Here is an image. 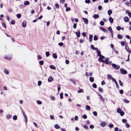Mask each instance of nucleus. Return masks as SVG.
Wrapping results in <instances>:
<instances>
[{
	"label": "nucleus",
	"mask_w": 131,
	"mask_h": 131,
	"mask_svg": "<svg viewBox=\"0 0 131 131\" xmlns=\"http://www.w3.org/2000/svg\"><path fill=\"white\" fill-rule=\"evenodd\" d=\"M91 48L93 50H98V48H95L94 46L93 45H91Z\"/></svg>",
	"instance_id": "nucleus-17"
},
{
	"label": "nucleus",
	"mask_w": 131,
	"mask_h": 131,
	"mask_svg": "<svg viewBox=\"0 0 131 131\" xmlns=\"http://www.w3.org/2000/svg\"><path fill=\"white\" fill-rule=\"evenodd\" d=\"M83 91V90L82 89H81L78 90V92L79 93H80L82 92L83 93H84Z\"/></svg>",
	"instance_id": "nucleus-39"
},
{
	"label": "nucleus",
	"mask_w": 131,
	"mask_h": 131,
	"mask_svg": "<svg viewBox=\"0 0 131 131\" xmlns=\"http://www.w3.org/2000/svg\"><path fill=\"white\" fill-rule=\"evenodd\" d=\"M92 86L94 88H97V85L95 83H93Z\"/></svg>",
	"instance_id": "nucleus-34"
},
{
	"label": "nucleus",
	"mask_w": 131,
	"mask_h": 131,
	"mask_svg": "<svg viewBox=\"0 0 131 131\" xmlns=\"http://www.w3.org/2000/svg\"><path fill=\"white\" fill-rule=\"evenodd\" d=\"M54 127L56 129H58L60 128V126L58 124H57L54 125Z\"/></svg>",
	"instance_id": "nucleus-15"
},
{
	"label": "nucleus",
	"mask_w": 131,
	"mask_h": 131,
	"mask_svg": "<svg viewBox=\"0 0 131 131\" xmlns=\"http://www.w3.org/2000/svg\"><path fill=\"white\" fill-rule=\"evenodd\" d=\"M105 84V82L104 80H103L101 82V84L102 85H104Z\"/></svg>",
	"instance_id": "nucleus-63"
},
{
	"label": "nucleus",
	"mask_w": 131,
	"mask_h": 131,
	"mask_svg": "<svg viewBox=\"0 0 131 131\" xmlns=\"http://www.w3.org/2000/svg\"><path fill=\"white\" fill-rule=\"evenodd\" d=\"M96 51L98 56L100 57L98 59V61L100 62H103L104 60H103V59L105 58V57L101 54L100 51H99L98 49V50H96Z\"/></svg>",
	"instance_id": "nucleus-1"
},
{
	"label": "nucleus",
	"mask_w": 131,
	"mask_h": 131,
	"mask_svg": "<svg viewBox=\"0 0 131 131\" xmlns=\"http://www.w3.org/2000/svg\"><path fill=\"white\" fill-rule=\"evenodd\" d=\"M124 20L126 22H128L129 21V19L127 16H126L124 17Z\"/></svg>",
	"instance_id": "nucleus-21"
},
{
	"label": "nucleus",
	"mask_w": 131,
	"mask_h": 131,
	"mask_svg": "<svg viewBox=\"0 0 131 131\" xmlns=\"http://www.w3.org/2000/svg\"><path fill=\"white\" fill-rule=\"evenodd\" d=\"M82 19L83 20L84 23L86 24H88V20L87 18H83Z\"/></svg>",
	"instance_id": "nucleus-10"
},
{
	"label": "nucleus",
	"mask_w": 131,
	"mask_h": 131,
	"mask_svg": "<svg viewBox=\"0 0 131 131\" xmlns=\"http://www.w3.org/2000/svg\"><path fill=\"white\" fill-rule=\"evenodd\" d=\"M55 6L56 7L57 9H58L59 7V5L57 3H56L55 4Z\"/></svg>",
	"instance_id": "nucleus-42"
},
{
	"label": "nucleus",
	"mask_w": 131,
	"mask_h": 131,
	"mask_svg": "<svg viewBox=\"0 0 131 131\" xmlns=\"http://www.w3.org/2000/svg\"><path fill=\"white\" fill-rule=\"evenodd\" d=\"M63 93L62 92H61L60 94V99H62L63 98Z\"/></svg>",
	"instance_id": "nucleus-30"
},
{
	"label": "nucleus",
	"mask_w": 131,
	"mask_h": 131,
	"mask_svg": "<svg viewBox=\"0 0 131 131\" xmlns=\"http://www.w3.org/2000/svg\"><path fill=\"white\" fill-rule=\"evenodd\" d=\"M119 114L121 116H123L124 115L125 113L123 111H122Z\"/></svg>",
	"instance_id": "nucleus-32"
},
{
	"label": "nucleus",
	"mask_w": 131,
	"mask_h": 131,
	"mask_svg": "<svg viewBox=\"0 0 131 131\" xmlns=\"http://www.w3.org/2000/svg\"><path fill=\"white\" fill-rule=\"evenodd\" d=\"M11 23L12 25H14L15 23V21L13 20H12L11 21Z\"/></svg>",
	"instance_id": "nucleus-62"
},
{
	"label": "nucleus",
	"mask_w": 131,
	"mask_h": 131,
	"mask_svg": "<svg viewBox=\"0 0 131 131\" xmlns=\"http://www.w3.org/2000/svg\"><path fill=\"white\" fill-rule=\"evenodd\" d=\"M12 115L10 114H8L6 116V118L8 119H9L10 118L12 117Z\"/></svg>",
	"instance_id": "nucleus-20"
},
{
	"label": "nucleus",
	"mask_w": 131,
	"mask_h": 131,
	"mask_svg": "<svg viewBox=\"0 0 131 131\" xmlns=\"http://www.w3.org/2000/svg\"><path fill=\"white\" fill-rule=\"evenodd\" d=\"M83 127L86 130H88L89 128L88 126H86V125H83Z\"/></svg>",
	"instance_id": "nucleus-47"
},
{
	"label": "nucleus",
	"mask_w": 131,
	"mask_h": 131,
	"mask_svg": "<svg viewBox=\"0 0 131 131\" xmlns=\"http://www.w3.org/2000/svg\"><path fill=\"white\" fill-rule=\"evenodd\" d=\"M78 32H75V34L78 37H79L80 36V30H77Z\"/></svg>",
	"instance_id": "nucleus-9"
},
{
	"label": "nucleus",
	"mask_w": 131,
	"mask_h": 131,
	"mask_svg": "<svg viewBox=\"0 0 131 131\" xmlns=\"http://www.w3.org/2000/svg\"><path fill=\"white\" fill-rule=\"evenodd\" d=\"M57 89H58V93L57 94V95H58L59 94V92L61 90V86L59 84H58L57 85Z\"/></svg>",
	"instance_id": "nucleus-8"
},
{
	"label": "nucleus",
	"mask_w": 131,
	"mask_h": 131,
	"mask_svg": "<svg viewBox=\"0 0 131 131\" xmlns=\"http://www.w3.org/2000/svg\"><path fill=\"white\" fill-rule=\"evenodd\" d=\"M58 45L60 46H62L63 45V42H60L58 43Z\"/></svg>",
	"instance_id": "nucleus-57"
},
{
	"label": "nucleus",
	"mask_w": 131,
	"mask_h": 131,
	"mask_svg": "<svg viewBox=\"0 0 131 131\" xmlns=\"http://www.w3.org/2000/svg\"><path fill=\"white\" fill-rule=\"evenodd\" d=\"M119 93L121 94H123L124 93V91L123 90H122V89H121V90H120L119 91Z\"/></svg>",
	"instance_id": "nucleus-52"
},
{
	"label": "nucleus",
	"mask_w": 131,
	"mask_h": 131,
	"mask_svg": "<svg viewBox=\"0 0 131 131\" xmlns=\"http://www.w3.org/2000/svg\"><path fill=\"white\" fill-rule=\"evenodd\" d=\"M109 20L110 21L111 23H112L113 21V19L111 17H110L109 18Z\"/></svg>",
	"instance_id": "nucleus-24"
},
{
	"label": "nucleus",
	"mask_w": 131,
	"mask_h": 131,
	"mask_svg": "<svg viewBox=\"0 0 131 131\" xmlns=\"http://www.w3.org/2000/svg\"><path fill=\"white\" fill-rule=\"evenodd\" d=\"M42 84V82L41 81H39L38 82V84L39 86H40Z\"/></svg>",
	"instance_id": "nucleus-50"
},
{
	"label": "nucleus",
	"mask_w": 131,
	"mask_h": 131,
	"mask_svg": "<svg viewBox=\"0 0 131 131\" xmlns=\"http://www.w3.org/2000/svg\"><path fill=\"white\" fill-rule=\"evenodd\" d=\"M112 67L115 69L118 70L120 68V66L118 65H117L115 64L112 63Z\"/></svg>",
	"instance_id": "nucleus-3"
},
{
	"label": "nucleus",
	"mask_w": 131,
	"mask_h": 131,
	"mask_svg": "<svg viewBox=\"0 0 131 131\" xmlns=\"http://www.w3.org/2000/svg\"><path fill=\"white\" fill-rule=\"evenodd\" d=\"M22 26L23 27H25L26 26V22L25 21H24L22 23Z\"/></svg>",
	"instance_id": "nucleus-16"
},
{
	"label": "nucleus",
	"mask_w": 131,
	"mask_h": 131,
	"mask_svg": "<svg viewBox=\"0 0 131 131\" xmlns=\"http://www.w3.org/2000/svg\"><path fill=\"white\" fill-rule=\"evenodd\" d=\"M39 63L40 65H42L43 64V61L41 60L39 61Z\"/></svg>",
	"instance_id": "nucleus-55"
},
{
	"label": "nucleus",
	"mask_w": 131,
	"mask_h": 131,
	"mask_svg": "<svg viewBox=\"0 0 131 131\" xmlns=\"http://www.w3.org/2000/svg\"><path fill=\"white\" fill-rule=\"evenodd\" d=\"M24 117L25 119V122L26 123L27 122V117L26 116Z\"/></svg>",
	"instance_id": "nucleus-56"
},
{
	"label": "nucleus",
	"mask_w": 131,
	"mask_h": 131,
	"mask_svg": "<svg viewBox=\"0 0 131 131\" xmlns=\"http://www.w3.org/2000/svg\"><path fill=\"white\" fill-rule=\"evenodd\" d=\"M53 80V79L52 77L50 76L48 79V81L49 82H51Z\"/></svg>",
	"instance_id": "nucleus-11"
},
{
	"label": "nucleus",
	"mask_w": 131,
	"mask_h": 131,
	"mask_svg": "<svg viewBox=\"0 0 131 131\" xmlns=\"http://www.w3.org/2000/svg\"><path fill=\"white\" fill-rule=\"evenodd\" d=\"M93 39L94 40H96L98 39V38L97 36L95 35Z\"/></svg>",
	"instance_id": "nucleus-49"
},
{
	"label": "nucleus",
	"mask_w": 131,
	"mask_h": 131,
	"mask_svg": "<svg viewBox=\"0 0 131 131\" xmlns=\"http://www.w3.org/2000/svg\"><path fill=\"white\" fill-rule=\"evenodd\" d=\"M46 56L47 57H48L50 54L49 52H46Z\"/></svg>",
	"instance_id": "nucleus-58"
},
{
	"label": "nucleus",
	"mask_w": 131,
	"mask_h": 131,
	"mask_svg": "<svg viewBox=\"0 0 131 131\" xmlns=\"http://www.w3.org/2000/svg\"><path fill=\"white\" fill-rule=\"evenodd\" d=\"M100 29L102 30L104 32L107 31V30L105 28L102 27H100Z\"/></svg>",
	"instance_id": "nucleus-13"
},
{
	"label": "nucleus",
	"mask_w": 131,
	"mask_h": 131,
	"mask_svg": "<svg viewBox=\"0 0 131 131\" xmlns=\"http://www.w3.org/2000/svg\"><path fill=\"white\" fill-rule=\"evenodd\" d=\"M50 99L52 101H54L55 99V97L53 95H51L50 97Z\"/></svg>",
	"instance_id": "nucleus-28"
},
{
	"label": "nucleus",
	"mask_w": 131,
	"mask_h": 131,
	"mask_svg": "<svg viewBox=\"0 0 131 131\" xmlns=\"http://www.w3.org/2000/svg\"><path fill=\"white\" fill-rule=\"evenodd\" d=\"M121 74H127V71L124 69L121 68L120 69Z\"/></svg>",
	"instance_id": "nucleus-4"
},
{
	"label": "nucleus",
	"mask_w": 131,
	"mask_h": 131,
	"mask_svg": "<svg viewBox=\"0 0 131 131\" xmlns=\"http://www.w3.org/2000/svg\"><path fill=\"white\" fill-rule=\"evenodd\" d=\"M122 122L124 123H126L127 122V120L125 119H122Z\"/></svg>",
	"instance_id": "nucleus-44"
},
{
	"label": "nucleus",
	"mask_w": 131,
	"mask_h": 131,
	"mask_svg": "<svg viewBox=\"0 0 131 131\" xmlns=\"http://www.w3.org/2000/svg\"><path fill=\"white\" fill-rule=\"evenodd\" d=\"M93 114L95 116H97V113L96 111H94L93 112Z\"/></svg>",
	"instance_id": "nucleus-43"
},
{
	"label": "nucleus",
	"mask_w": 131,
	"mask_h": 131,
	"mask_svg": "<svg viewBox=\"0 0 131 131\" xmlns=\"http://www.w3.org/2000/svg\"><path fill=\"white\" fill-rule=\"evenodd\" d=\"M53 57L54 58L56 59L57 58V56L56 53H54L53 54Z\"/></svg>",
	"instance_id": "nucleus-41"
},
{
	"label": "nucleus",
	"mask_w": 131,
	"mask_h": 131,
	"mask_svg": "<svg viewBox=\"0 0 131 131\" xmlns=\"http://www.w3.org/2000/svg\"><path fill=\"white\" fill-rule=\"evenodd\" d=\"M96 93L98 94V95L99 96L101 99L102 100V102H104L105 101L104 99L103 96L101 95L98 92H96Z\"/></svg>",
	"instance_id": "nucleus-5"
},
{
	"label": "nucleus",
	"mask_w": 131,
	"mask_h": 131,
	"mask_svg": "<svg viewBox=\"0 0 131 131\" xmlns=\"http://www.w3.org/2000/svg\"><path fill=\"white\" fill-rule=\"evenodd\" d=\"M50 68L51 69H56V68L54 67V66L52 65H51L50 66Z\"/></svg>",
	"instance_id": "nucleus-36"
},
{
	"label": "nucleus",
	"mask_w": 131,
	"mask_h": 131,
	"mask_svg": "<svg viewBox=\"0 0 131 131\" xmlns=\"http://www.w3.org/2000/svg\"><path fill=\"white\" fill-rule=\"evenodd\" d=\"M69 80L71 81V82H72V83H73L75 85V81H74L72 79H69Z\"/></svg>",
	"instance_id": "nucleus-38"
},
{
	"label": "nucleus",
	"mask_w": 131,
	"mask_h": 131,
	"mask_svg": "<svg viewBox=\"0 0 131 131\" xmlns=\"http://www.w3.org/2000/svg\"><path fill=\"white\" fill-rule=\"evenodd\" d=\"M29 4V2L28 1H25L24 2V4L25 5H27Z\"/></svg>",
	"instance_id": "nucleus-23"
},
{
	"label": "nucleus",
	"mask_w": 131,
	"mask_h": 131,
	"mask_svg": "<svg viewBox=\"0 0 131 131\" xmlns=\"http://www.w3.org/2000/svg\"><path fill=\"white\" fill-rule=\"evenodd\" d=\"M89 79L90 81L91 82H93L94 81V78L92 77H90Z\"/></svg>",
	"instance_id": "nucleus-19"
},
{
	"label": "nucleus",
	"mask_w": 131,
	"mask_h": 131,
	"mask_svg": "<svg viewBox=\"0 0 131 131\" xmlns=\"http://www.w3.org/2000/svg\"><path fill=\"white\" fill-rule=\"evenodd\" d=\"M90 128L91 129H93L94 127V126L92 124L90 125L89 126Z\"/></svg>",
	"instance_id": "nucleus-53"
},
{
	"label": "nucleus",
	"mask_w": 131,
	"mask_h": 131,
	"mask_svg": "<svg viewBox=\"0 0 131 131\" xmlns=\"http://www.w3.org/2000/svg\"><path fill=\"white\" fill-rule=\"evenodd\" d=\"M93 36L92 35H89V41L90 42H91L92 40V38Z\"/></svg>",
	"instance_id": "nucleus-18"
},
{
	"label": "nucleus",
	"mask_w": 131,
	"mask_h": 131,
	"mask_svg": "<svg viewBox=\"0 0 131 131\" xmlns=\"http://www.w3.org/2000/svg\"><path fill=\"white\" fill-rule=\"evenodd\" d=\"M108 29L110 31V33H112V32H113L111 26L108 28Z\"/></svg>",
	"instance_id": "nucleus-29"
},
{
	"label": "nucleus",
	"mask_w": 131,
	"mask_h": 131,
	"mask_svg": "<svg viewBox=\"0 0 131 131\" xmlns=\"http://www.w3.org/2000/svg\"><path fill=\"white\" fill-rule=\"evenodd\" d=\"M113 77H112V76L110 74H108L107 75V79L108 80H111L112 78Z\"/></svg>",
	"instance_id": "nucleus-22"
},
{
	"label": "nucleus",
	"mask_w": 131,
	"mask_h": 131,
	"mask_svg": "<svg viewBox=\"0 0 131 131\" xmlns=\"http://www.w3.org/2000/svg\"><path fill=\"white\" fill-rule=\"evenodd\" d=\"M112 13V11L111 10H109L108 11V14L109 15H111Z\"/></svg>",
	"instance_id": "nucleus-35"
},
{
	"label": "nucleus",
	"mask_w": 131,
	"mask_h": 131,
	"mask_svg": "<svg viewBox=\"0 0 131 131\" xmlns=\"http://www.w3.org/2000/svg\"><path fill=\"white\" fill-rule=\"evenodd\" d=\"M37 102L38 104L39 105L41 104L42 103V102L41 101L39 100H37Z\"/></svg>",
	"instance_id": "nucleus-46"
},
{
	"label": "nucleus",
	"mask_w": 131,
	"mask_h": 131,
	"mask_svg": "<svg viewBox=\"0 0 131 131\" xmlns=\"http://www.w3.org/2000/svg\"><path fill=\"white\" fill-rule=\"evenodd\" d=\"M4 72L5 74H9V72L6 69H5L4 71Z\"/></svg>",
	"instance_id": "nucleus-51"
},
{
	"label": "nucleus",
	"mask_w": 131,
	"mask_h": 131,
	"mask_svg": "<svg viewBox=\"0 0 131 131\" xmlns=\"http://www.w3.org/2000/svg\"><path fill=\"white\" fill-rule=\"evenodd\" d=\"M123 101L125 103H129V101L127 99H124L123 100Z\"/></svg>",
	"instance_id": "nucleus-26"
},
{
	"label": "nucleus",
	"mask_w": 131,
	"mask_h": 131,
	"mask_svg": "<svg viewBox=\"0 0 131 131\" xmlns=\"http://www.w3.org/2000/svg\"><path fill=\"white\" fill-rule=\"evenodd\" d=\"M125 126L126 127L128 128H129L130 126V125L129 124L127 123H126Z\"/></svg>",
	"instance_id": "nucleus-45"
},
{
	"label": "nucleus",
	"mask_w": 131,
	"mask_h": 131,
	"mask_svg": "<svg viewBox=\"0 0 131 131\" xmlns=\"http://www.w3.org/2000/svg\"><path fill=\"white\" fill-rule=\"evenodd\" d=\"M75 120L76 121H78V117L77 116H75L74 118Z\"/></svg>",
	"instance_id": "nucleus-61"
},
{
	"label": "nucleus",
	"mask_w": 131,
	"mask_h": 131,
	"mask_svg": "<svg viewBox=\"0 0 131 131\" xmlns=\"http://www.w3.org/2000/svg\"><path fill=\"white\" fill-rule=\"evenodd\" d=\"M119 85L121 86H123V83L122 81L119 80Z\"/></svg>",
	"instance_id": "nucleus-33"
},
{
	"label": "nucleus",
	"mask_w": 131,
	"mask_h": 131,
	"mask_svg": "<svg viewBox=\"0 0 131 131\" xmlns=\"http://www.w3.org/2000/svg\"><path fill=\"white\" fill-rule=\"evenodd\" d=\"M11 55H5L4 58L7 60H11L12 58Z\"/></svg>",
	"instance_id": "nucleus-2"
},
{
	"label": "nucleus",
	"mask_w": 131,
	"mask_h": 131,
	"mask_svg": "<svg viewBox=\"0 0 131 131\" xmlns=\"http://www.w3.org/2000/svg\"><path fill=\"white\" fill-rule=\"evenodd\" d=\"M122 111V110H121V108H118L117 109V110H116L117 113L119 114L120 113V112L121 111Z\"/></svg>",
	"instance_id": "nucleus-31"
},
{
	"label": "nucleus",
	"mask_w": 131,
	"mask_h": 131,
	"mask_svg": "<svg viewBox=\"0 0 131 131\" xmlns=\"http://www.w3.org/2000/svg\"><path fill=\"white\" fill-rule=\"evenodd\" d=\"M50 119L52 120L54 118L53 116L52 115H50Z\"/></svg>",
	"instance_id": "nucleus-64"
},
{
	"label": "nucleus",
	"mask_w": 131,
	"mask_h": 131,
	"mask_svg": "<svg viewBox=\"0 0 131 131\" xmlns=\"http://www.w3.org/2000/svg\"><path fill=\"white\" fill-rule=\"evenodd\" d=\"M107 124L104 121H102L100 124V125L102 127H104Z\"/></svg>",
	"instance_id": "nucleus-6"
},
{
	"label": "nucleus",
	"mask_w": 131,
	"mask_h": 131,
	"mask_svg": "<svg viewBox=\"0 0 131 131\" xmlns=\"http://www.w3.org/2000/svg\"><path fill=\"white\" fill-rule=\"evenodd\" d=\"M108 126L110 128H112L114 127V125L113 124L110 123L108 125Z\"/></svg>",
	"instance_id": "nucleus-40"
},
{
	"label": "nucleus",
	"mask_w": 131,
	"mask_h": 131,
	"mask_svg": "<svg viewBox=\"0 0 131 131\" xmlns=\"http://www.w3.org/2000/svg\"><path fill=\"white\" fill-rule=\"evenodd\" d=\"M117 37L118 39H121L123 38L122 36L121 35L119 34H118L117 35Z\"/></svg>",
	"instance_id": "nucleus-27"
},
{
	"label": "nucleus",
	"mask_w": 131,
	"mask_h": 131,
	"mask_svg": "<svg viewBox=\"0 0 131 131\" xmlns=\"http://www.w3.org/2000/svg\"><path fill=\"white\" fill-rule=\"evenodd\" d=\"M33 124H34V126H35L37 128H38V126L37 124L36 123H35V122H34L33 123Z\"/></svg>",
	"instance_id": "nucleus-60"
},
{
	"label": "nucleus",
	"mask_w": 131,
	"mask_h": 131,
	"mask_svg": "<svg viewBox=\"0 0 131 131\" xmlns=\"http://www.w3.org/2000/svg\"><path fill=\"white\" fill-rule=\"evenodd\" d=\"M17 17L18 18H20L21 17V15L20 14H17Z\"/></svg>",
	"instance_id": "nucleus-59"
},
{
	"label": "nucleus",
	"mask_w": 131,
	"mask_h": 131,
	"mask_svg": "<svg viewBox=\"0 0 131 131\" xmlns=\"http://www.w3.org/2000/svg\"><path fill=\"white\" fill-rule=\"evenodd\" d=\"M91 109L90 106L89 105H86L85 106V109L86 110L90 111Z\"/></svg>",
	"instance_id": "nucleus-12"
},
{
	"label": "nucleus",
	"mask_w": 131,
	"mask_h": 131,
	"mask_svg": "<svg viewBox=\"0 0 131 131\" xmlns=\"http://www.w3.org/2000/svg\"><path fill=\"white\" fill-rule=\"evenodd\" d=\"M17 116L16 115H14L13 116V119L15 121L17 119Z\"/></svg>",
	"instance_id": "nucleus-37"
},
{
	"label": "nucleus",
	"mask_w": 131,
	"mask_h": 131,
	"mask_svg": "<svg viewBox=\"0 0 131 131\" xmlns=\"http://www.w3.org/2000/svg\"><path fill=\"white\" fill-rule=\"evenodd\" d=\"M98 90L101 93H102L103 92V89L102 88H101L100 87L98 88Z\"/></svg>",
	"instance_id": "nucleus-14"
},
{
	"label": "nucleus",
	"mask_w": 131,
	"mask_h": 131,
	"mask_svg": "<svg viewBox=\"0 0 131 131\" xmlns=\"http://www.w3.org/2000/svg\"><path fill=\"white\" fill-rule=\"evenodd\" d=\"M100 24L101 26H103L104 25V23L103 21H101L100 22Z\"/></svg>",
	"instance_id": "nucleus-48"
},
{
	"label": "nucleus",
	"mask_w": 131,
	"mask_h": 131,
	"mask_svg": "<svg viewBox=\"0 0 131 131\" xmlns=\"http://www.w3.org/2000/svg\"><path fill=\"white\" fill-rule=\"evenodd\" d=\"M93 17L95 19H97L99 17V15L97 14H94L93 16Z\"/></svg>",
	"instance_id": "nucleus-25"
},
{
	"label": "nucleus",
	"mask_w": 131,
	"mask_h": 131,
	"mask_svg": "<svg viewBox=\"0 0 131 131\" xmlns=\"http://www.w3.org/2000/svg\"><path fill=\"white\" fill-rule=\"evenodd\" d=\"M109 60V59L108 58H106L105 61L104 60L103 62H102L103 63H105L106 64H108L109 63V62L108 61Z\"/></svg>",
	"instance_id": "nucleus-7"
},
{
	"label": "nucleus",
	"mask_w": 131,
	"mask_h": 131,
	"mask_svg": "<svg viewBox=\"0 0 131 131\" xmlns=\"http://www.w3.org/2000/svg\"><path fill=\"white\" fill-rule=\"evenodd\" d=\"M83 118L84 119H86L87 118V116L86 115L84 114L83 115Z\"/></svg>",
	"instance_id": "nucleus-54"
}]
</instances>
